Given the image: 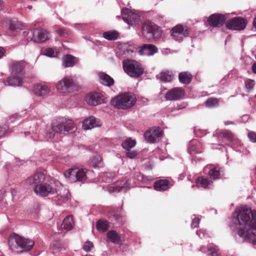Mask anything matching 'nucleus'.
<instances>
[{
    "mask_svg": "<svg viewBox=\"0 0 256 256\" xmlns=\"http://www.w3.org/2000/svg\"><path fill=\"white\" fill-rule=\"evenodd\" d=\"M200 222V218L198 217H194L192 219L191 226L192 228H196L198 226Z\"/></svg>",
    "mask_w": 256,
    "mask_h": 256,
    "instance_id": "nucleus-55",
    "label": "nucleus"
},
{
    "mask_svg": "<svg viewBox=\"0 0 256 256\" xmlns=\"http://www.w3.org/2000/svg\"><path fill=\"white\" fill-rule=\"evenodd\" d=\"M52 128L54 132L66 134H72L76 130V126L73 120L66 117H59L52 122Z\"/></svg>",
    "mask_w": 256,
    "mask_h": 256,
    "instance_id": "nucleus-2",
    "label": "nucleus"
},
{
    "mask_svg": "<svg viewBox=\"0 0 256 256\" xmlns=\"http://www.w3.org/2000/svg\"><path fill=\"white\" fill-rule=\"evenodd\" d=\"M102 212L107 215L109 219L112 222L122 223L125 220V216L121 211L118 212L112 207L104 206Z\"/></svg>",
    "mask_w": 256,
    "mask_h": 256,
    "instance_id": "nucleus-12",
    "label": "nucleus"
},
{
    "mask_svg": "<svg viewBox=\"0 0 256 256\" xmlns=\"http://www.w3.org/2000/svg\"><path fill=\"white\" fill-rule=\"evenodd\" d=\"M26 66V63L24 61L14 62L12 64L10 70L12 75L20 77L22 76L24 74V68Z\"/></svg>",
    "mask_w": 256,
    "mask_h": 256,
    "instance_id": "nucleus-22",
    "label": "nucleus"
},
{
    "mask_svg": "<svg viewBox=\"0 0 256 256\" xmlns=\"http://www.w3.org/2000/svg\"><path fill=\"white\" fill-rule=\"evenodd\" d=\"M30 120L31 118H29L24 120L22 122L18 124V126L20 128H24V129H27L28 128H32V126H34L35 122H34V120Z\"/></svg>",
    "mask_w": 256,
    "mask_h": 256,
    "instance_id": "nucleus-46",
    "label": "nucleus"
},
{
    "mask_svg": "<svg viewBox=\"0 0 256 256\" xmlns=\"http://www.w3.org/2000/svg\"><path fill=\"white\" fill-rule=\"evenodd\" d=\"M58 34L60 36L66 37L71 34L70 30L65 28H59L57 30Z\"/></svg>",
    "mask_w": 256,
    "mask_h": 256,
    "instance_id": "nucleus-50",
    "label": "nucleus"
},
{
    "mask_svg": "<svg viewBox=\"0 0 256 256\" xmlns=\"http://www.w3.org/2000/svg\"><path fill=\"white\" fill-rule=\"evenodd\" d=\"M26 114V110H23L20 112V113L18 114H15L12 116H10L8 119V124H12L13 123L15 120H20V118H22V117H24Z\"/></svg>",
    "mask_w": 256,
    "mask_h": 256,
    "instance_id": "nucleus-47",
    "label": "nucleus"
},
{
    "mask_svg": "<svg viewBox=\"0 0 256 256\" xmlns=\"http://www.w3.org/2000/svg\"><path fill=\"white\" fill-rule=\"evenodd\" d=\"M73 224L74 222L72 218V216H68L64 220L61 224V228L66 231H68L72 228Z\"/></svg>",
    "mask_w": 256,
    "mask_h": 256,
    "instance_id": "nucleus-38",
    "label": "nucleus"
},
{
    "mask_svg": "<svg viewBox=\"0 0 256 256\" xmlns=\"http://www.w3.org/2000/svg\"><path fill=\"white\" fill-rule=\"evenodd\" d=\"M45 180V176L42 172L34 174L28 178L25 182L26 184L37 186L39 184L42 183Z\"/></svg>",
    "mask_w": 256,
    "mask_h": 256,
    "instance_id": "nucleus-27",
    "label": "nucleus"
},
{
    "mask_svg": "<svg viewBox=\"0 0 256 256\" xmlns=\"http://www.w3.org/2000/svg\"><path fill=\"white\" fill-rule=\"evenodd\" d=\"M252 70L254 74H256V62L252 64Z\"/></svg>",
    "mask_w": 256,
    "mask_h": 256,
    "instance_id": "nucleus-62",
    "label": "nucleus"
},
{
    "mask_svg": "<svg viewBox=\"0 0 256 256\" xmlns=\"http://www.w3.org/2000/svg\"><path fill=\"white\" fill-rule=\"evenodd\" d=\"M101 121L93 116L84 120L82 123V128L85 130H90L95 127L101 126Z\"/></svg>",
    "mask_w": 256,
    "mask_h": 256,
    "instance_id": "nucleus-26",
    "label": "nucleus"
},
{
    "mask_svg": "<svg viewBox=\"0 0 256 256\" xmlns=\"http://www.w3.org/2000/svg\"><path fill=\"white\" fill-rule=\"evenodd\" d=\"M128 152L126 154V156L128 158L133 159L138 154V152L136 151L135 150H132L130 151V150H128Z\"/></svg>",
    "mask_w": 256,
    "mask_h": 256,
    "instance_id": "nucleus-56",
    "label": "nucleus"
},
{
    "mask_svg": "<svg viewBox=\"0 0 256 256\" xmlns=\"http://www.w3.org/2000/svg\"><path fill=\"white\" fill-rule=\"evenodd\" d=\"M3 83L8 86H18L22 84V79L21 77L12 75V76L7 78L6 80H4Z\"/></svg>",
    "mask_w": 256,
    "mask_h": 256,
    "instance_id": "nucleus-31",
    "label": "nucleus"
},
{
    "mask_svg": "<svg viewBox=\"0 0 256 256\" xmlns=\"http://www.w3.org/2000/svg\"><path fill=\"white\" fill-rule=\"evenodd\" d=\"M224 123L226 126H227L228 124H235V122L233 121H225Z\"/></svg>",
    "mask_w": 256,
    "mask_h": 256,
    "instance_id": "nucleus-61",
    "label": "nucleus"
},
{
    "mask_svg": "<svg viewBox=\"0 0 256 256\" xmlns=\"http://www.w3.org/2000/svg\"><path fill=\"white\" fill-rule=\"evenodd\" d=\"M10 132L11 130L9 128L7 124H4L0 126V138L8 134Z\"/></svg>",
    "mask_w": 256,
    "mask_h": 256,
    "instance_id": "nucleus-48",
    "label": "nucleus"
},
{
    "mask_svg": "<svg viewBox=\"0 0 256 256\" xmlns=\"http://www.w3.org/2000/svg\"><path fill=\"white\" fill-rule=\"evenodd\" d=\"M205 173H208L210 179L216 180L220 178L222 172L220 167L214 165H208L204 168Z\"/></svg>",
    "mask_w": 256,
    "mask_h": 256,
    "instance_id": "nucleus-24",
    "label": "nucleus"
},
{
    "mask_svg": "<svg viewBox=\"0 0 256 256\" xmlns=\"http://www.w3.org/2000/svg\"><path fill=\"white\" fill-rule=\"evenodd\" d=\"M96 228L100 232H104L108 230L109 228L108 222L104 220H99L96 222Z\"/></svg>",
    "mask_w": 256,
    "mask_h": 256,
    "instance_id": "nucleus-44",
    "label": "nucleus"
},
{
    "mask_svg": "<svg viewBox=\"0 0 256 256\" xmlns=\"http://www.w3.org/2000/svg\"><path fill=\"white\" fill-rule=\"evenodd\" d=\"M90 164L94 168H101L103 166L102 158L100 156L96 155L90 159Z\"/></svg>",
    "mask_w": 256,
    "mask_h": 256,
    "instance_id": "nucleus-40",
    "label": "nucleus"
},
{
    "mask_svg": "<svg viewBox=\"0 0 256 256\" xmlns=\"http://www.w3.org/2000/svg\"><path fill=\"white\" fill-rule=\"evenodd\" d=\"M230 227L236 232L238 242L245 241L256 248V210L246 206L237 209L233 214Z\"/></svg>",
    "mask_w": 256,
    "mask_h": 256,
    "instance_id": "nucleus-1",
    "label": "nucleus"
},
{
    "mask_svg": "<svg viewBox=\"0 0 256 256\" xmlns=\"http://www.w3.org/2000/svg\"><path fill=\"white\" fill-rule=\"evenodd\" d=\"M136 100V98L133 94L124 93L113 98L111 104L118 108L126 110L133 106Z\"/></svg>",
    "mask_w": 256,
    "mask_h": 256,
    "instance_id": "nucleus-4",
    "label": "nucleus"
},
{
    "mask_svg": "<svg viewBox=\"0 0 256 256\" xmlns=\"http://www.w3.org/2000/svg\"><path fill=\"white\" fill-rule=\"evenodd\" d=\"M206 107L213 108L218 107L219 106L218 99L215 98H210L205 102Z\"/></svg>",
    "mask_w": 256,
    "mask_h": 256,
    "instance_id": "nucleus-45",
    "label": "nucleus"
},
{
    "mask_svg": "<svg viewBox=\"0 0 256 256\" xmlns=\"http://www.w3.org/2000/svg\"><path fill=\"white\" fill-rule=\"evenodd\" d=\"M54 180H52L49 183L43 182L42 184H38L37 186H34L33 188L34 192L36 195L42 197L54 194Z\"/></svg>",
    "mask_w": 256,
    "mask_h": 256,
    "instance_id": "nucleus-9",
    "label": "nucleus"
},
{
    "mask_svg": "<svg viewBox=\"0 0 256 256\" xmlns=\"http://www.w3.org/2000/svg\"><path fill=\"white\" fill-rule=\"evenodd\" d=\"M188 152L192 156L201 152L199 142L196 140L190 141L188 144Z\"/></svg>",
    "mask_w": 256,
    "mask_h": 256,
    "instance_id": "nucleus-32",
    "label": "nucleus"
},
{
    "mask_svg": "<svg viewBox=\"0 0 256 256\" xmlns=\"http://www.w3.org/2000/svg\"><path fill=\"white\" fill-rule=\"evenodd\" d=\"M208 252L209 256H219V254L218 252V247L215 245H210L208 246Z\"/></svg>",
    "mask_w": 256,
    "mask_h": 256,
    "instance_id": "nucleus-49",
    "label": "nucleus"
},
{
    "mask_svg": "<svg viewBox=\"0 0 256 256\" xmlns=\"http://www.w3.org/2000/svg\"><path fill=\"white\" fill-rule=\"evenodd\" d=\"M92 172L84 168H71L64 172V176L72 182H82L92 174Z\"/></svg>",
    "mask_w": 256,
    "mask_h": 256,
    "instance_id": "nucleus-5",
    "label": "nucleus"
},
{
    "mask_svg": "<svg viewBox=\"0 0 256 256\" xmlns=\"http://www.w3.org/2000/svg\"><path fill=\"white\" fill-rule=\"evenodd\" d=\"M60 52L56 48H48L43 52V54L48 57L57 58Z\"/></svg>",
    "mask_w": 256,
    "mask_h": 256,
    "instance_id": "nucleus-42",
    "label": "nucleus"
},
{
    "mask_svg": "<svg viewBox=\"0 0 256 256\" xmlns=\"http://www.w3.org/2000/svg\"><path fill=\"white\" fill-rule=\"evenodd\" d=\"M246 24V19L241 17H236L228 20L226 23V26L229 30H240L245 28Z\"/></svg>",
    "mask_w": 256,
    "mask_h": 256,
    "instance_id": "nucleus-13",
    "label": "nucleus"
},
{
    "mask_svg": "<svg viewBox=\"0 0 256 256\" xmlns=\"http://www.w3.org/2000/svg\"><path fill=\"white\" fill-rule=\"evenodd\" d=\"M184 95V90L182 88H174L168 91L166 95L165 98L168 100H176Z\"/></svg>",
    "mask_w": 256,
    "mask_h": 256,
    "instance_id": "nucleus-20",
    "label": "nucleus"
},
{
    "mask_svg": "<svg viewBox=\"0 0 256 256\" xmlns=\"http://www.w3.org/2000/svg\"><path fill=\"white\" fill-rule=\"evenodd\" d=\"M106 236L108 240L114 244H118L120 241V238L117 232L114 230L109 231Z\"/></svg>",
    "mask_w": 256,
    "mask_h": 256,
    "instance_id": "nucleus-35",
    "label": "nucleus"
},
{
    "mask_svg": "<svg viewBox=\"0 0 256 256\" xmlns=\"http://www.w3.org/2000/svg\"><path fill=\"white\" fill-rule=\"evenodd\" d=\"M192 74L188 72H181L178 74V80L180 82L184 84H190L192 80Z\"/></svg>",
    "mask_w": 256,
    "mask_h": 256,
    "instance_id": "nucleus-36",
    "label": "nucleus"
},
{
    "mask_svg": "<svg viewBox=\"0 0 256 256\" xmlns=\"http://www.w3.org/2000/svg\"><path fill=\"white\" fill-rule=\"evenodd\" d=\"M23 36L26 40L28 41L27 38H29L30 36V32L25 30L23 32Z\"/></svg>",
    "mask_w": 256,
    "mask_h": 256,
    "instance_id": "nucleus-58",
    "label": "nucleus"
},
{
    "mask_svg": "<svg viewBox=\"0 0 256 256\" xmlns=\"http://www.w3.org/2000/svg\"><path fill=\"white\" fill-rule=\"evenodd\" d=\"M246 87L249 90H252L255 84L254 81L252 80L248 79L245 81Z\"/></svg>",
    "mask_w": 256,
    "mask_h": 256,
    "instance_id": "nucleus-53",
    "label": "nucleus"
},
{
    "mask_svg": "<svg viewBox=\"0 0 256 256\" xmlns=\"http://www.w3.org/2000/svg\"><path fill=\"white\" fill-rule=\"evenodd\" d=\"M50 91V87L45 84H37L34 86V92L36 96H48Z\"/></svg>",
    "mask_w": 256,
    "mask_h": 256,
    "instance_id": "nucleus-25",
    "label": "nucleus"
},
{
    "mask_svg": "<svg viewBox=\"0 0 256 256\" xmlns=\"http://www.w3.org/2000/svg\"><path fill=\"white\" fill-rule=\"evenodd\" d=\"M134 52L132 46L127 44H124L118 46L116 52V56L120 58H123L130 56Z\"/></svg>",
    "mask_w": 256,
    "mask_h": 256,
    "instance_id": "nucleus-23",
    "label": "nucleus"
},
{
    "mask_svg": "<svg viewBox=\"0 0 256 256\" xmlns=\"http://www.w3.org/2000/svg\"><path fill=\"white\" fill-rule=\"evenodd\" d=\"M226 20L224 15L220 14H211L208 19V22L210 26L214 27H219L222 25Z\"/></svg>",
    "mask_w": 256,
    "mask_h": 256,
    "instance_id": "nucleus-21",
    "label": "nucleus"
},
{
    "mask_svg": "<svg viewBox=\"0 0 256 256\" xmlns=\"http://www.w3.org/2000/svg\"><path fill=\"white\" fill-rule=\"evenodd\" d=\"M158 52L157 47L152 44H144L139 50L140 55L152 56Z\"/></svg>",
    "mask_w": 256,
    "mask_h": 256,
    "instance_id": "nucleus-28",
    "label": "nucleus"
},
{
    "mask_svg": "<svg viewBox=\"0 0 256 256\" xmlns=\"http://www.w3.org/2000/svg\"><path fill=\"white\" fill-rule=\"evenodd\" d=\"M196 184L198 186L204 188H210L212 186V181L207 176L198 177L196 180Z\"/></svg>",
    "mask_w": 256,
    "mask_h": 256,
    "instance_id": "nucleus-30",
    "label": "nucleus"
},
{
    "mask_svg": "<svg viewBox=\"0 0 256 256\" xmlns=\"http://www.w3.org/2000/svg\"><path fill=\"white\" fill-rule=\"evenodd\" d=\"M170 187V182L167 180H159L154 182V189L157 191H165Z\"/></svg>",
    "mask_w": 256,
    "mask_h": 256,
    "instance_id": "nucleus-29",
    "label": "nucleus"
},
{
    "mask_svg": "<svg viewBox=\"0 0 256 256\" xmlns=\"http://www.w3.org/2000/svg\"><path fill=\"white\" fill-rule=\"evenodd\" d=\"M94 245L92 242L90 241L86 242L84 245V250L86 252H90L93 248Z\"/></svg>",
    "mask_w": 256,
    "mask_h": 256,
    "instance_id": "nucleus-52",
    "label": "nucleus"
},
{
    "mask_svg": "<svg viewBox=\"0 0 256 256\" xmlns=\"http://www.w3.org/2000/svg\"><path fill=\"white\" fill-rule=\"evenodd\" d=\"M100 82L104 86L110 87L114 84V80L108 74L101 72L98 74Z\"/></svg>",
    "mask_w": 256,
    "mask_h": 256,
    "instance_id": "nucleus-33",
    "label": "nucleus"
},
{
    "mask_svg": "<svg viewBox=\"0 0 256 256\" xmlns=\"http://www.w3.org/2000/svg\"><path fill=\"white\" fill-rule=\"evenodd\" d=\"M114 176L115 174L114 172H102L98 176V180L106 183H110L112 182Z\"/></svg>",
    "mask_w": 256,
    "mask_h": 256,
    "instance_id": "nucleus-37",
    "label": "nucleus"
},
{
    "mask_svg": "<svg viewBox=\"0 0 256 256\" xmlns=\"http://www.w3.org/2000/svg\"><path fill=\"white\" fill-rule=\"evenodd\" d=\"M121 14L124 21L129 25H132L134 22H137L140 20V16L138 14L127 8L122 9Z\"/></svg>",
    "mask_w": 256,
    "mask_h": 256,
    "instance_id": "nucleus-19",
    "label": "nucleus"
},
{
    "mask_svg": "<svg viewBox=\"0 0 256 256\" xmlns=\"http://www.w3.org/2000/svg\"><path fill=\"white\" fill-rule=\"evenodd\" d=\"M118 32L115 30H108L102 34L103 37L108 40H114L117 39Z\"/></svg>",
    "mask_w": 256,
    "mask_h": 256,
    "instance_id": "nucleus-39",
    "label": "nucleus"
},
{
    "mask_svg": "<svg viewBox=\"0 0 256 256\" xmlns=\"http://www.w3.org/2000/svg\"><path fill=\"white\" fill-rule=\"evenodd\" d=\"M74 87V82L70 76H66L58 81L56 88L58 90L63 94L71 92Z\"/></svg>",
    "mask_w": 256,
    "mask_h": 256,
    "instance_id": "nucleus-10",
    "label": "nucleus"
},
{
    "mask_svg": "<svg viewBox=\"0 0 256 256\" xmlns=\"http://www.w3.org/2000/svg\"><path fill=\"white\" fill-rule=\"evenodd\" d=\"M158 27L154 22L150 21L146 22L142 28V34L148 40L153 39L158 32Z\"/></svg>",
    "mask_w": 256,
    "mask_h": 256,
    "instance_id": "nucleus-11",
    "label": "nucleus"
},
{
    "mask_svg": "<svg viewBox=\"0 0 256 256\" xmlns=\"http://www.w3.org/2000/svg\"><path fill=\"white\" fill-rule=\"evenodd\" d=\"M158 78H160L164 82H170L172 79V72H162L156 76Z\"/></svg>",
    "mask_w": 256,
    "mask_h": 256,
    "instance_id": "nucleus-43",
    "label": "nucleus"
},
{
    "mask_svg": "<svg viewBox=\"0 0 256 256\" xmlns=\"http://www.w3.org/2000/svg\"><path fill=\"white\" fill-rule=\"evenodd\" d=\"M197 235L200 238H205L208 236V234L204 230H200L196 232Z\"/></svg>",
    "mask_w": 256,
    "mask_h": 256,
    "instance_id": "nucleus-57",
    "label": "nucleus"
},
{
    "mask_svg": "<svg viewBox=\"0 0 256 256\" xmlns=\"http://www.w3.org/2000/svg\"><path fill=\"white\" fill-rule=\"evenodd\" d=\"M122 68L124 72L132 78H138L144 72V69L140 64L132 59L124 60L122 62Z\"/></svg>",
    "mask_w": 256,
    "mask_h": 256,
    "instance_id": "nucleus-6",
    "label": "nucleus"
},
{
    "mask_svg": "<svg viewBox=\"0 0 256 256\" xmlns=\"http://www.w3.org/2000/svg\"><path fill=\"white\" fill-rule=\"evenodd\" d=\"M248 137L250 140L254 143H256V132L253 131L247 130Z\"/></svg>",
    "mask_w": 256,
    "mask_h": 256,
    "instance_id": "nucleus-51",
    "label": "nucleus"
},
{
    "mask_svg": "<svg viewBox=\"0 0 256 256\" xmlns=\"http://www.w3.org/2000/svg\"><path fill=\"white\" fill-rule=\"evenodd\" d=\"M189 32L190 29L188 27L178 25L172 28L171 36L175 40L180 42L184 37L188 36Z\"/></svg>",
    "mask_w": 256,
    "mask_h": 256,
    "instance_id": "nucleus-17",
    "label": "nucleus"
},
{
    "mask_svg": "<svg viewBox=\"0 0 256 256\" xmlns=\"http://www.w3.org/2000/svg\"><path fill=\"white\" fill-rule=\"evenodd\" d=\"M136 144V140L135 139H132L128 138L126 139L122 143V146L124 149L129 150L134 148Z\"/></svg>",
    "mask_w": 256,
    "mask_h": 256,
    "instance_id": "nucleus-41",
    "label": "nucleus"
},
{
    "mask_svg": "<svg viewBox=\"0 0 256 256\" xmlns=\"http://www.w3.org/2000/svg\"><path fill=\"white\" fill-rule=\"evenodd\" d=\"M54 194H57L58 200L60 199L62 202L67 201L70 196L68 190L57 180H54Z\"/></svg>",
    "mask_w": 256,
    "mask_h": 256,
    "instance_id": "nucleus-15",
    "label": "nucleus"
},
{
    "mask_svg": "<svg viewBox=\"0 0 256 256\" xmlns=\"http://www.w3.org/2000/svg\"><path fill=\"white\" fill-rule=\"evenodd\" d=\"M162 131L159 127H153L146 130L144 136L149 143H155L159 141L162 136Z\"/></svg>",
    "mask_w": 256,
    "mask_h": 256,
    "instance_id": "nucleus-16",
    "label": "nucleus"
},
{
    "mask_svg": "<svg viewBox=\"0 0 256 256\" xmlns=\"http://www.w3.org/2000/svg\"><path fill=\"white\" fill-rule=\"evenodd\" d=\"M85 100L88 105L92 106L106 102L104 96L100 92L88 94L86 96Z\"/></svg>",
    "mask_w": 256,
    "mask_h": 256,
    "instance_id": "nucleus-18",
    "label": "nucleus"
},
{
    "mask_svg": "<svg viewBox=\"0 0 256 256\" xmlns=\"http://www.w3.org/2000/svg\"><path fill=\"white\" fill-rule=\"evenodd\" d=\"M144 176L138 172H135L132 176V178H128L124 182L123 184H116L114 187V192H119L120 191H126L128 189L136 186L138 182L144 180Z\"/></svg>",
    "mask_w": 256,
    "mask_h": 256,
    "instance_id": "nucleus-8",
    "label": "nucleus"
},
{
    "mask_svg": "<svg viewBox=\"0 0 256 256\" xmlns=\"http://www.w3.org/2000/svg\"><path fill=\"white\" fill-rule=\"evenodd\" d=\"M54 134L52 132H50L48 134V136L50 138H54Z\"/></svg>",
    "mask_w": 256,
    "mask_h": 256,
    "instance_id": "nucleus-63",
    "label": "nucleus"
},
{
    "mask_svg": "<svg viewBox=\"0 0 256 256\" xmlns=\"http://www.w3.org/2000/svg\"><path fill=\"white\" fill-rule=\"evenodd\" d=\"M4 53V49L2 47H0V58L2 57Z\"/></svg>",
    "mask_w": 256,
    "mask_h": 256,
    "instance_id": "nucleus-59",
    "label": "nucleus"
},
{
    "mask_svg": "<svg viewBox=\"0 0 256 256\" xmlns=\"http://www.w3.org/2000/svg\"><path fill=\"white\" fill-rule=\"evenodd\" d=\"M8 244L12 250L18 253L31 250L34 245V242L12 234L9 237Z\"/></svg>",
    "mask_w": 256,
    "mask_h": 256,
    "instance_id": "nucleus-3",
    "label": "nucleus"
},
{
    "mask_svg": "<svg viewBox=\"0 0 256 256\" xmlns=\"http://www.w3.org/2000/svg\"><path fill=\"white\" fill-rule=\"evenodd\" d=\"M49 38L48 32L44 30L34 29L30 31V36L27 38L28 41L34 42H44Z\"/></svg>",
    "mask_w": 256,
    "mask_h": 256,
    "instance_id": "nucleus-14",
    "label": "nucleus"
},
{
    "mask_svg": "<svg viewBox=\"0 0 256 256\" xmlns=\"http://www.w3.org/2000/svg\"><path fill=\"white\" fill-rule=\"evenodd\" d=\"M77 60L76 57L72 54H66L62 58V66L65 68L72 67L77 63Z\"/></svg>",
    "mask_w": 256,
    "mask_h": 256,
    "instance_id": "nucleus-34",
    "label": "nucleus"
},
{
    "mask_svg": "<svg viewBox=\"0 0 256 256\" xmlns=\"http://www.w3.org/2000/svg\"><path fill=\"white\" fill-rule=\"evenodd\" d=\"M218 138L224 144L232 147L236 151L241 152L242 144L231 132L226 130L222 131Z\"/></svg>",
    "mask_w": 256,
    "mask_h": 256,
    "instance_id": "nucleus-7",
    "label": "nucleus"
},
{
    "mask_svg": "<svg viewBox=\"0 0 256 256\" xmlns=\"http://www.w3.org/2000/svg\"><path fill=\"white\" fill-rule=\"evenodd\" d=\"M4 6V2L2 0H0V10L2 9Z\"/></svg>",
    "mask_w": 256,
    "mask_h": 256,
    "instance_id": "nucleus-64",
    "label": "nucleus"
},
{
    "mask_svg": "<svg viewBox=\"0 0 256 256\" xmlns=\"http://www.w3.org/2000/svg\"><path fill=\"white\" fill-rule=\"evenodd\" d=\"M218 147L217 145H214L212 146V148H218L219 150H222V148H224V146L223 145H218Z\"/></svg>",
    "mask_w": 256,
    "mask_h": 256,
    "instance_id": "nucleus-60",
    "label": "nucleus"
},
{
    "mask_svg": "<svg viewBox=\"0 0 256 256\" xmlns=\"http://www.w3.org/2000/svg\"><path fill=\"white\" fill-rule=\"evenodd\" d=\"M250 119V116L248 114H244L240 118L237 119L236 122H244L245 123L247 122Z\"/></svg>",
    "mask_w": 256,
    "mask_h": 256,
    "instance_id": "nucleus-54",
    "label": "nucleus"
}]
</instances>
